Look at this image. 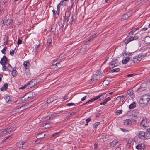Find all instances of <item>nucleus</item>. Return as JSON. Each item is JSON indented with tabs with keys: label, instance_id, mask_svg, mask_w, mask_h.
<instances>
[{
	"label": "nucleus",
	"instance_id": "f257e3e1",
	"mask_svg": "<svg viewBox=\"0 0 150 150\" xmlns=\"http://www.w3.org/2000/svg\"><path fill=\"white\" fill-rule=\"evenodd\" d=\"M150 100V95L146 94L143 95L141 97L139 102L144 104H146Z\"/></svg>",
	"mask_w": 150,
	"mask_h": 150
},
{
	"label": "nucleus",
	"instance_id": "f03ea898",
	"mask_svg": "<svg viewBox=\"0 0 150 150\" xmlns=\"http://www.w3.org/2000/svg\"><path fill=\"white\" fill-rule=\"evenodd\" d=\"M107 97V95L105 93H103L101 94L100 95H99L96 97H94L91 100H89L85 103H84L83 105H85L88 103H90L91 102H93L94 101H95L98 98H101L99 99V100H100L102 99H103Z\"/></svg>",
	"mask_w": 150,
	"mask_h": 150
},
{
	"label": "nucleus",
	"instance_id": "7ed1b4c3",
	"mask_svg": "<svg viewBox=\"0 0 150 150\" xmlns=\"http://www.w3.org/2000/svg\"><path fill=\"white\" fill-rule=\"evenodd\" d=\"M139 38V37L137 36H134V37L132 36H129L128 37L126 38L124 40L125 44L127 45L130 42L137 40Z\"/></svg>",
	"mask_w": 150,
	"mask_h": 150
},
{
	"label": "nucleus",
	"instance_id": "20e7f679",
	"mask_svg": "<svg viewBox=\"0 0 150 150\" xmlns=\"http://www.w3.org/2000/svg\"><path fill=\"white\" fill-rule=\"evenodd\" d=\"M57 59H55L52 62V66H51V68L57 70L58 68H60V67L59 66V63H58V60Z\"/></svg>",
	"mask_w": 150,
	"mask_h": 150
},
{
	"label": "nucleus",
	"instance_id": "39448f33",
	"mask_svg": "<svg viewBox=\"0 0 150 150\" xmlns=\"http://www.w3.org/2000/svg\"><path fill=\"white\" fill-rule=\"evenodd\" d=\"M141 125L144 128H146L149 126V123L146 119H143L141 122Z\"/></svg>",
	"mask_w": 150,
	"mask_h": 150
},
{
	"label": "nucleus",
	"instance_id": "423d86ee",
	"mask_svg": "<svg viewBox=\"0 0 150 150\" xmlns=\"http://www.w3.org/2000/svg\"><path fill=\"white\" fill-rule=\"evenodd\" d=\"M37 84V81L36 80L33 79L26 84L28 88H30Z\"/></svg>",
	"mask_w": 150,
	"mask_h": 150
},
{
	"label": "nucleus",
	"instance_id": "0eeeda50",
	"mask_svg": "<svg viewBox=\"0 0 150 150\" xmlns=\"http://www.w3.org/2000/svg\"><path fill=\"white\" fill-rule=\"evenodd\" d=\"M7 62L8 61L5 55L4 56L3 58L1 59L0 63L2 65H5L7 63Z\"/></svg>",
	"mask_w": 150,
	"mask_h": 150
},
{
	"label": "nucleus",
	"instance_id": "6e6552de",
	"mask_svg": "<svg viewBox=\"0 0 150 150\" xmlns=\"http://www.w3.org/2000/svg\"><path fill=\"white\" fill-rule=\"evenodd\" d=\"M99 78V75L94 74L92 76L91 80L94 83L96 82Z\"/></svg>",
	"mask_w": 150,
	"mask_h": 150
},
{
	"label": "nucleus",
	"instance_id": "1a4fd4ad",
	"mask_svg": "<svg viewBox=\"0 0 150 150\" xmlns=\"http://www.w3.org/2000/svg\"><path fill=\"white\" fill-rule=\"evenodd\" d=\"M117 60V59L112 60L110 64V68H113L114 67L118 65Z\"/></svg>",
	"mask_w": 150,
	"mask_h": 150
},
{
	"label": "nucleus",
	"instance_id": "9d476101",
	"mask_svg": "<svg viewBox=\"0 0 150 150\" xmlns=\"http://www.w3.org/2000/svg\"><path fill=\"white\" fill-rule=\"evenodd\" d=\"M132 123V122L130 119H126L124 122V125L126 126H130Z\"/></svg>",
	"mask_w": 150,
	"mask_h": 150
},
{
	"label": "nucleus",
	"instance_id": "9b49d317",
	"mask_svg": "<svg viewBox=\"0 0 150 150\" xmlns=\"http://www.w3.org/2000/svg\"><path fill=\"white\" fill-rule=\"evenodd\" d=\"M127 94L132 98H134V94L133 92L131 90H129L127 91Z\"/></svg>",
	"mask_w": 150,
	"mask_h": 150
},
{
	"label": "nucleus",
	"instance_id": "f8f14e48",
	"mask_svg": "<svg viewBox=\"0 0 150 150\" xmlns=\"http://www.w3.org/2000/svg\"><path fill=\"white\" fill-rule=\"evenodd\" d=\"M23 141H21L18 142L17 143V146L19 148L23 149Z\"/></svg>",
	"mask_w": 150,
	"mask_h": 150
},
{
	"label": "nucleus",
	"instance_id": "ddd939ff",
	"mask_svg": "<svg viewBox=\"0 0 150 150\" xmlns=\"http://www.w3.org/2000/svg\"><path fill=\"white\" fill-rule=\"evenodd\" d=\"M24 65L26 69H28L29 67L30 66V64L28 60L25 61L24 63Z\"/></svg>",
	"mask_w": 150,
	"mask_h": 150
},
{
	"label": "nucleus",
	"instance_id": "4468645a",
	"mask_svg": "<svg viewBox=\"0 0 150 150\" xmlns=\"http://www.w3.org/2000/svg\"><path fill=\"white\" fill-rule=\"evenodd\" d=\"M118 141L117 139H115L112 141V142L110 143L111 146L114 147L118 143Z\"/></svg>",
	"mask_w": 150,
	"mask_h": 150
},
{
	"label": "nucleus",
	"instance_id": "2eb2a0df",
	"mask_svg": "<svg viewBox=\"0 0 150 150\" xmlns=\"http://www.w3.org/2000/svg\"><path fill=\"white\" fill-rule=\"evenodd\" d=\"M46 135V134H44L43 133H38L37 134V137L38 139H40L43 138Z\"/></svg>",
	"mask_w": 150,
	"mask_h": 150
},
{
	"label": "nucleus",
	"instance_id": "dca6fc26",
	"mask_svg": "<svg viewBox=\"0 0 150 150\" xmlns=\"http://www.w3.org/2000/svg\"><path fill=\"white\" fill-rule=\"evenodd\" d=\"M136 103L135 102H133L129 106V108L131 109L135 108L136 106Z\"/></svg>",
	"mask_w": 150,
	"mask_h": 150
},
{
	"label": "nucleus",
	"instance_id": "f3484780",
	"mask_svg": "<svg viewBox=\"0 0 150 150\" xmlns=\"http://www.w3.org/2000/svg\"><path fill=\"white\" fill-rule=\"evenodd\" d=\"M6 129L9 132L13 130L14 129V127L13 125H11L8 127L6 128Z\"/></svg>",
	"mask_w": 150,
	"mask_h": 150
},
{
	"label": "nucleus",
	"instance_id": "a211bd4d",
	"mask_svg": "<svg viewBox=\"0 0 150 150\" xmlns=\"http://www.w3.org/2000/svg\"><path fill=\"white\" fill-rule=\"evenodd\" d=\"M4 98L5 99L6 102H8L9 101H10V100H11L10 96L7 95H4Z\"/></svg>",
	"mask_w": 150,
	"mask_h": 150
},
{
	"label": "nucleus",
	"instance_id": "6ab92c4d",
	"mask_svg": "<svg viewBox=\"0 0 150 150\" xmlns=\"http://www.w3.org/2000/svg\"><path fill=\"white\" fill-rule=\"evenodd\" d=\"M8 85L7 83H5L3 85V87L1 88V90L2 91H5L8 88Z\"/></svg>",
	"mask_w": 150,
	"mask_h": 150
},
{
	"label": "nucleus",
	"instance_id": "aec40b11",
	"mask_svg": "<svg viewBox=\"0 0 150 150\" xmlns=\"http://www.w3.org/2000/svg\"><path fill=\"white\" fill-rule=\"evenodd\" d=\"M144 41L146 44H150V37H146L144 40Z\"/></svg>",
	"mask_w": 150,
	"mask_h": 150
},
{
	"label": "nucleus",
	"instance_id": "412c9836",
	"mask_svg": "<svg viewBox=\"0 0 150 150\" xmlns=\"http://www.w3.org/2000/svg\"><path fill=\"white\" fill-rule=\"evenodd\" d=\"M139 29V28H134L130 32H129L128 33L129 34L132 35L135 33V32L137 30H138Z\"/></svg>",
	"mask_w": 150,
	"mask_h": 150
},
{
	"label": "nucleus",
	"instance_id": "4be33fe9",
	"mask_svg": "<svg viewBox=\"0 0 150 150\" xmlns=\"http://www.w3.org/2000/svg\"><path fill=\"white\" fill-rule=\"evenodd\" d=\"M12 74L13 77L16 76L17 74V72L16 71V70L15 69H13V70L12 71Z\"/></svg>",
	"mask_w": 150,
	"mask_h": 150
},
{
	"label": "nucleus",
	"instance_id": "5701e85b",
	"mask_svg": "<svg viewBox=\"0 0 150 150\" xmlns=\"http://www.w3.org/2000/svg\"><path fill=\"white\" fill-rule=\"evenodd\" d=\"M129 59V58L128 57H127L124 59L122 60V63L123 64H126L127 63Z\"/></svg>",
	"mask_w": 150,
	"mask_h": 150
},
{
	"label": "nucleus",
	"instance_id": "b1692460",
	"mask_svg": "<svg viewBox=\"0 0 150 150\" xmlns=\"http://www.w3.org/2000/svg\"><path fill=\"white\" fill-rule=\"evenodd\" d=\"M129 16L128 14H127L125 13L123 15L121 20L122 21L125 20Z\"/></svg>",
	"mask_w": 150,
	"mask_h": 150
},
{
	"label": "nucleus",
	"instance_id": "393cba45",
	"mask_svg": "<svg viewBox=\"0 0 150 150\" xmlns=\"http://www.w3.org/2000/svg\"><path fill=\"white\" fill-rule=\"evenodd\" d=\"M110 80L108 79H105L103 82V84L105 85H108L110 83Z\"/></svg>",
	"mask_w": 150,
	"mask_h": 150
},
{
	"label": "nucleus",
	"instance_id": "a878e982",
	"mask_svg": "<svg viewBox=\"0 0 150 150\" xmlns=\"http://www.w3.org/2000/svg\"><path fill=\"white\" fill-rule=\"evenodd\" d=\"M133 142V139H129L128 140L127 143V146H130V144Z\"/></svg>",
	"mask_w": 150,
	"mask_h": 150
},
{
	"label": "nucleus",
	"instance_id": "bb28decb",
	"mask_svg": "<svg viewBox=\"0 0 150 150\" xmlns=\"http://www.w3.org/2000/svg\"><path fill=\"white\" fill-rule=\"evenodd\" d=\"M13 21L11 19H8L6 21V23L7 25H10L12 23Z\"/></svg>",
	"mask_w": 150,
	"mask_h": 150
},
{
	"label": "nucleus",
	"instance_id": "cd10ccee",
	"mask_svg": "<svg viewBox=\"0 0 150 150\" xmlns=\"http://www.w3.org/2000/svg\"><path fill=\"white\" fill-rule=\"evenodd\" d=\"M51 42L52 39L50 38H49L48 39L47 43L48 46H49V45L51 44Z\"/></svg>",
	"mask_w": 150,
	"mask_h": 150
},
{
	"label": "nucleus",
	"instance_id": "c85d7f7f",
	"mask_svg": "<svg viewBox=\"0 0 150 150\" xmlns=\"http://www.w3.org/2000/svg\"><path fill=\"white\" fill-rule=\"evenodd\" d=\"M139 135L142 137H144L145 136V134L144 132L143 131H140L139 133Z\"/></svg>",
	"mask_w": 150,
	"mask_h": 150
},
{
	"label": "nucleus",
	"instance_id": "c756f323",
	"mask_svg": "<svg viewBox=\"0 0 150 150\" xmlns=\"http://www.w3.org/2000/svg\"><path fill=\"white\" fill-rule=\"evenodd\" d=\"M142 144H139L136 146V148L137 149H140L142 147Z\"/></svg>",
	"mask_w": 150,
	"mask_h": 150
},
{
	"label": "nucleus",
	"instance_id": "7c9ffc66",
	"mask_svg": "<svg viewBox=\"0 0 150 150\" xmlns=\"http://www.w3.org/2000/svg\"><path fill=\"white\" fill-rule=\"evenodd\" d=\"M57 97H51L49 98V100L50 102H52L54 100L57 99Z\"/></svg>",
	"mask_w": 150,
	"mask_h": 150
},
{
	"label": "nucleus",
	"instance_id": "2f4dec72",
	"mask_svg": "<svg viewBox=\"0 0 150 150\" xmlns=\"http://www.w3.org/2000/svg\"><path fill=\"white\" fill-rule=\"evenodd\" d=\"M122 110H118L116 111L115 112V114L117 115H118L120 114H121L122 113Z\"/></svg>",
	"mask_w": 150,
	"mask_h": 150
},
{
	"label": "nucleus",
	"instance_id": "473e14b6",
	"mask_svg": "<svg viewBox=\"0 0 150 150\" xmlns=\"http://www.w3.org/2000/svg\"><path fill=\"white\" fill-rule=\"evenodd\" d=\"M16 48L14 50H11L10 52V54L12 56H13L14 55V50H15L16 48Z\"/></svg>",
	"mask_w": 150,
	"mask_h": 150
},
{
	"label": "nucleus",
	"instance_id": "72a5a7b5",
	"mask_svg": "<svg viewBox=\"0 0 150 150\" xmlns=\"http://www.w3.org/2000/svg\"><path fill=\"white\" fill-rule=\"evenodd\" d=\"M100 124V123L99 122H96L95 124L93 125V127L94 128H96L97 126H98Z\"/></svg>",
	"mask_w": 150,
	"mask_h": 150
},
{
	"label": "nucleus",
	"instance_id": "f704fd0d",
	"mask_svg": "<svg viewBox=\"0 0 150 150\" xmlns=\"http://www.w3.org/2000/svg\"><path fill=\"white\" fill-rule=\"evenodd\" d=\"M66 1H65L64 0L61 1L60 3V4L63 6H65L66 4Z\"/></svg>",
	"mask_w": 150,
	"mask_h": 150
},
{
	"label": "nucleus",
	"instance_id": "c9c22d12",
	"mask_svg": "<svg viewBox=\"0 0 150 150\" xmlns=\"http://www.w3.org/2000/svg\"><path fill=\"white\" fill-rule=\"evenodd\" d=\"M8 132H8V131L7 130V129H6L4 130L3 131L1 132V135H3V134L7 133Z\"/></svg>",
	"mask_w": 150,
	"mask_h": 150
},
{
	"label": "nucleus",
	"instance_id": "e433bc0d",
	"mask_svg": "<svg viewBox=\"0 0 150 150\" xmlns=\"http://www.w3.org/2000/svg\"><path fill=\"white\" fill-rule=\"evenodd\" d=\"M62 131L61 130L59 132H56V133H54L53 134H52V136L54 137V136H56L58 135L60 133L62 132Z\"/></svg>",
	"mask_w": 150,
	"mask_h": 150
},
{
	"label": "nucleus",
	"instance_id": "4c0bfd02",
	"mask_svg": "<svg viewBox=\"0 0 150 150\" xmlns=\"http://www.w3.org/2000/svg\"><path fill=\"white\" fill-rule=\"evenodd\" d=\"M76 18L75 16H73L72 17V22L73 23H74L75 22V20Z\"/></svg>",
	"mask_w": 150,
	"mask_h": 150
},
{
	"label": "nucleus",
	"instance_id": "58836bf2",
	"mask_svg": "<svg viewBox=\"0 0 150 150\" xmlns=\"http://www.w3.org/2000/svg\"><path fill=\"white\" fill-rule=\"evenodd\" d=\"M69 14L68 13V16L65 17V18L64 19L65 21L66 22H67L69 20Z\"/></svg>",
	"mask_w": 150,
	"mask_h": 150
},
{
	"label": "nucleus",
	"instance_id": "ea45409f",
	"mask_svg": "<svg viewBox=\"0 0 150 150\" xmlns=\"http://www.w3.org/2000/svg\"><path fill=\"white\" fill-rule=\"evenodd\" d=\"M75 105H76L75 104H74V103H68L66 104V106H68Z\"/></svg>",
	"mask_w": 150,
	"mask_h": 150
},
{
	"label": "nucleus",
	"instance_id": "a19ab883",
	"mask_svg": "<svg viewBox=\"0 0 150 150\" xmlns=\"http://www.w3.org/2000/svg\"><path fill=\"white\" fill-rule=\"evenodd\" d=\"M120 70V69L119 68H115V69H113L112 70V71L113 72H118V71H119Z\"/></svg>",
	"mask_w": 150,
	"mask_h": 150
},
{
	"label": "nucleus",
	"instance_id": "79ce46f5",
	"mask_svg": "<svg viewBox=\"0 0 150 150\" xmlns=\"http://www.w3.org/2000/svg\"><path fill=\"white\" fill-rule=\"evenodd\" d=\"M24 144H23V149H24L26 148V147L28 146V144L26 142H25L23 141Z\"/></svg>",
	"mask_w": 150,
	"mask_h": 150
},
{
	"label": "nucleus",
	"instance_id": "37998d69",
	"mask_svg": "<svg viewBox=\"0 0 150 150\" xmlns=\"http://www.w3.org/2000/svg\"><path fill=\"white\" fill-rule=\"evenodd\" d=\"M6 49H7V48L6 47H5L3 49V50L1 51V52L3 54H6V53H5V52L6 51Z\"/></svg>",
	"mask_w": 150,
	"mask_h": 150
},
{
	"label": "nucleus",
	"instance_id": "c03bdc74",
	"mask_svg": "<svg viewBox=\"0 0 150 150\" xmlns=\"http://www.w3.org/2000/svg\"><path fill=\"white\" fill-rule=\"evenodd\" d=\"M142 55H141L140 54H139L138 55V56L137 57V59L138 61H140L141 59H142V57H141Z\"/></svg>",
	"mask_w": 150,
	"mask_h": 150
},
{
	"label": "nucleus",
	"instance_id": "a18cd8bd",
	"mask_svg": "<svg viewBox=\"0 0 150 150\" xmlns=\"http://www.w3.org/2000/svg\"><path fill=\"white\" fill-rule=\"evenodd\" d=\"M137 58L136 57H133V59H132V61L133 63H135V62H137L138 61Z\"/></svg>",
	"mask_w": 150,
	"mask_h": 150
},
{
	"label": "nucleus",
	"instance_id": "49530a36",
	"mask_svg": "<svg viewBox=\"0 0 150 150\" xmlns=\"http://www.w3.org/2000/svg\"><path fill=\"white\" fill-rule=\"evenodd\" d=\"M120 129L121 130L124 132H129V131L128 130L126 129L122 128H120Z\"/></svg>",
	"mask_w": 150,
	"mask_h": 150
},
{
	"label": "nucleus",
	"instance_id": "de8ad7c7",
	"mask_svg": "<svg viewBox=\"0 0 150 150\" xmlns=\"http://www.w3.org/2000/svg\"><path fill=\"white\" fill-rule=\"evenodd\" d=\"M22 40L20 39H18L17 41V44L18 45H20L22 43Z\"/></svg>",
	"mask_w": 150,
	"mask_h": 150
},
{
	"label": "nucleus",
	"instance_id": "09e8293b",
	"mask_svg": "<svg viewBox=\"0 0 150 150\" xmlns=\"http://www.w3.org/2000/svg\"><path fill=\"white\" fill-rule=\"evenodd\" d=\"M26 87H28V86H27V84L25 85L24 86H23L22 87H21L20 88H19V89H24Z\"/></svg>",
	"mask_w": 150,
	"mask_h": 150
},
{
	"label": "nucleus",
	"instance_id": "8fccbe9b",
	"mask_svg": "<svg viewBox=\"0 0 150 150\" xmlns=\"http://www.w3.org/2000/svg\"><path fill=\"white\" fill-rule=\"evenodd\" d=\"M47 150H54L52 146H48L47 148Z\"/></svg>",
	"mask_w": 150,
	"mask_h": 150
},
{
	"label": "nucleus",
	"instance_id": "3c124183",
	"mask_svg": "<svg viewBox=\"0 0 150 150\" xmlns=\"http://www.w3.org/2000/svg\"><path fill=\"white\" fill-rule=\"evenodd\" d=\"M124 96L123 95H122V96H119L117 98V99H120V100L122 98H124Z\"/></svg>",
	"mask_w": 150,
	"mask_h": 150
},
{
	"label": "nucleus",
	"instance_id": "603ef678",
	"mask_svg": "<svg viewBox=\"0 0 150 150\" xmlns=\"http://www.w3.org/2000/svg\"><path fill=\"white\" fill-rule=\"evenodd\" d=\"M68 98V96H65L64 97L63 99L62 100V101H64L67 99Z\"/></svg>",
	"mask_w": 150,
	"mask_h": 150
},
{
	"label": "nucleus",
	"instance_id": "864d4df0",
	"mask_svg": "<svg viewBox=\"0 0 150 150\" xmlns=\"http://www.w3.org/2000/svg\"><path fill=\"white\" fill-rule=\"evenodd\" d=\"M55 29L54 27V26H52L51 27V30L52 31L54 32L55 30Z\"/></svg>",
	"mask_w": 150,
	"mask_h": 150
},
{
	"label": "nucleus",
	"instance_id": "5fc2aeb1",
	"mask_svg": "<svg viewBox=\"0 0 150 150\" xmlns=\"http://www.w3.org/2000/svg\"><path fill=\"white\" fill-rule=\"evenodd\" d=\"M107 103L105 101V100H104V102H101L100 103V105H105Z\"/></svg>",
	"mask_w": 150,
	"mask_h": 150
},
{
	"label": "nucleus",
	"instance_id": "6e6d98bb",
	"mask_svg": "<svg viewBox=\"0 0 150 150\" xmlns=\"http://www.w3.org/2000/svg\"><path fill=\"white\" fill-rule=\"evenodd\" d=\"M110 100V98L109 97L107 98L104 100L107 103V102L109 101Z\"/></svg>",
	"mask_w": 150,
	"mask_h": 150
},
{
	"label": "nucleus",
	"instance_id": "4d7b16f0",
	"mask_svg": "<svg viewBox=\"0 0 150 150\" xmlns=\"http://www.w3.org/2000/svg\"><path fill=\"white\" fill-rule=\"evenodd\" d=\"M140 54L141 55H142L141 57H142L143 58L147 54L146 53H145L144 54Z\"/></svg>",
	"mask_w": 150,
	"mask_h": 150
},
{
	"label": "nucleus",
	"instance_id": "13d9d810",
	"mask_svg": "<svg viewBox=\"0 0 150 150\" xmlns=\"http://www.w3.org/2000/svg\"><path fill=\"white\" fill-rule=\"evenodd\" d=\"M26 75L28 77H29L30 76V74L28 72H27L26 73Z\"/></svg>",
	"mask_w": 150,
	"mask_h": 150
},
{
	"label": "nucleus",
	"instance_id": "bf43d9fd",
	"mask_svg": "<svg viewBox=\"0 0 150 150\" xmlns=\"http://www.w3.org/2000/svg\"><path fill=\"white\" fill-rule=\"evenodd\" d=\"M4 66H3L2 69L4 71H5L6 69V67L5 66H4L5 65H4Z\"/></svg>",
	"mask_w": 150,
	"mask_h": 150
},
{
	"label": "nucleus",
	"instance_id": "052dcab7",
	"mask_svg": "<svg viewBox=\"0 0 150 150\" xmlns=\"http://www.w3.org/2000/svg\"><path fill=\"white\" fill-rule=\"evenodd\" d=\"M91 120V119L90 118H88L86 119V121L87 123H88Z\"/></svg>",
	"mask_w": 150,
	"mask_h": 150
},
{
	"label": "nucleus",
	"instance_id": "680f3d73",
	"mask_svg": "<svg viewBox=\"0 0 150 150\" xmlns=\"http://www.w3.org/2000/svg\"><path fill=\"white\" fill-rule=\"evenodd\" d=\"M133 75V74H128L127 75V77H130L132 76Z\"/></svg>",
	"mask_w": 150,
	"mask_h": 150
},
{
	"label": "nucleus",
	"instance_id": "e2e57ef3",
	"mask_svg": "<svg viewBox=\"0 0 150 150\" xmlns=\"http://www.w3.org/2000/svg\"><path fill=\"white\" fill-rule=\"evenodd\" d=\"M40 44H39L38 45H36L35 46V50L36 51L37 50V49H38V47L39 46H40Z\"/></svg>",
	"mask_w": 150,
	"mask_h": 150
},
{
	"label": "nucleus",
	"instance_id": "0e129e2a",
	"mask_svg": "<svg viewBox=\"0 0 150 150\" xmlns=\"http://www.w3.org/2000/svg\"><path fill=\"white\" fill-rule=\"evenodd\" d=\"M86 97V96H85L83 97L81 99V101H83V100H85V99Z\"/></svg>",
	"mask_w": 150,
	"mask_h": 150
},
{
	"label": "nucleus",
	"instance_id": "69168bd1",
	"mask_svg": "<svg viewBox=\"0 0 150 150\" xmlns=\"http://www.w3.org/2000/svg\"><path fill=\"white\" fill-rule=\"evenodd\" d=\"M94 148L95 149H96L98 148V144H94Z\"/></svg>",
	"mask_w": 150,
	"mask_h": 150
},
{
	"label": "nucleus",
	"instance_id": "338daca9",
	"mask_svg": "<svg viewBox=\"0 0 150 150\" xmlns=\"http://www.w3.org/2000/svg\"><path fill=\"white\" fill-rule=\"evenodd\" d=\"M147 29V27L144 28L142 29V30L143 31H146Z\"/></svg>",
	"mask_w": 150,
	"mask_h": 150
},
{
	"label": "nucleus",
	"instance_id": "774afa93",
	"mask_svg": "<svg viewBox=\"0 0 150 150\" xmlns=\"http://www.w3.org/2000/svg\"><path fill=\"white\" fill-rule=\"evenodd\" d=\"M115 150H121V149L120 147H117L116 148Z\"/></svg>",
	"mask_w": 150,
	"mask_h": 150
}]
</instances>
